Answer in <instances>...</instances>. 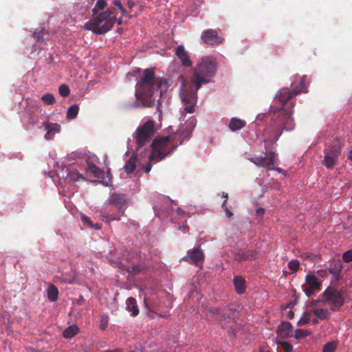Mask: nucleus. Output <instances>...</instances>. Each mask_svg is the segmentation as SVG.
<instances>
[{
    "label": "nucleus",
    "mask_w": 352,
    "mask_h": 352,
    "mask_svg": "<svg viewBox=\"0 0 352 352\" xmlns=\"http://www.w3.org/2000/svg\"><path fill=\"white\" fill-rule=\"evenodd\" d=\"M301 91L302 89L296 90L294 89L291 91L288 88H283L277 92L274 99L276 102L280 103V107H277L274 105L270 107V112L277 113L278 115L272 120L268 128L266 129L272 142L274 143L278 140L283 131H291L294 129L295 123L292 118L294 113L292 108L289 110H286L284 109V105L294 96L301 93ZM293 107L294 104H292V107Z\"/></svg>",
    "instance_id": "1"
},
{
    "label": "nucleus",
    "mask_w": 352,
    "mask_h": 352,
    "mask_svg": "<svg viewBox=\"0 0 352 352\" xmlns=\"http://www.w3.org/2000/svg\"><path fill=\"white\" fill-rule=\"evenodd\" d=\"M217 66V62L213 58L209 56L202 58L194 69L192 84H182L179 96L184 103V110L186 113L194 112V107L197 100V91L201 88L202 84L209 82L206 78H212L215 75Z\"/></svg>",
    "instance_id": "2"
},
{
    "label": "nucleus",
    "mask_w": 352,
    "mask_h": 352,
    "mask_svg": "<svg viewBox=\"0 0 352 352\" xmlns=\"http://www.w3.org/2000/svg\"><path fill=\"white\" fill-rule=\"evenodd\" d=\"M128 16L120 0H97L92 8V19L85 28L96 34H104L111 30L117 21L118 11Z\"/></svg>",
    "instance_id": "3"
},
{
    "label": "nucleus",
    "mask_w": 352,
    "mask_h": 352,
    "mask_svg": "<svg viewBox=\"0 0 352 352\" xmlns=\"http://www.w3.org/2000/svg\"><path fill=\"white\" fill-rule=\"evenodd\" d=\"M168 89L166 78L156 77L153 68L143 70L135 85L136 100L142 103L143 107H153L159 104L163 92Z\"/></svg>",
    "instance_id": "4"
},
{
    "label": "nucleus",
    "mask_w": 352,
    "mask_h": 352,
    "mask_svg": "<svg viewBox=\"0 0 352 352\" xmlns=\"http://www.w3.org/2000/svg\"><path fill=\"white\" fill-rule=\"evenodd\" d=\"M194 127L193 122H189L185 129H179L175 133L166 137L157 138L151 144L152 153L150 160L156 158L157 161L164 160L170 155L176 148L182 144L186 138L190 136Z\"/></svg>",
    "instance_id": "5"
},
{
    "label": "nucleus",
    "mask_w": 352,
    "mask_h": 352,
    "mask_svg": "<svg viewBox=\"0 0 352 352\" xmlns=\"http://www.w3.org/2000/svg\"><path fill=\"white\" fill-rule=\"evenodd\" d=\"M346 290L328 287L322 294V302L331 307V310L337 311L344 303Z\"/></svg>",
    "instance_id": "6"
},
{
    "label": "nucleus",
    "mask_w": 352,
    "mask_h": 352,
    "mask_svg": "<svg viewBox=\"0 0 352 352\" xmlns=\"http://www.w3.org/2000/svg\"><path fill=\"white\" fill-rule=\"evenodd\" d=\"M343 144L340 139H334L330 145L324 148L323 164L327 168L333 169L342 153Z\"/></svg>",
    "instance_id": "7"
},
{
    "label": "nucleus",
    "mask_w": 352,
    "mask_h": 352,
    "mask_svg": "<svg viewBox=\"0 0 352 352\" xmlns=\"http://www.w3.org/2000/svg\"><path fill=\"white\" fill-rule=\"evenodd\" d=\"M154 133L155 122L153 120H148L142 126L138 127L133 135L137 147L144 146L149 142Z\"/></svg>",
    "instance_id": "8"
},
{
    "label": "nucleus",
    "mask_w": 352,
    "mask_h": 352,
    "mask_svg": "<svg viewBox=\"0 0 352 352\" xmlns=\"http://www.w3.org/2000/svg\"><path fill=\"white\" fill-rule=\"evenodd\" d=\"M277 154L275 152L270 151L265 157H256L251 159V161L258 166L265 167L270 170H276L281 171L280 168H275L276 163V157Z\"/></svg>",
    "instance_id": "9"
},
{
    "label": "nucleus",
    "mask_w": 352,
    "mask_h": 352,
    "mask_svg": "<svg viewBox=\"0 0 352 352\" xmlns=\"http://www.w3.org/2000/svg\"><path fill=\"white\" fill-rule=\"evenodd\" d=\"M182 261L192 264L202 263L204 261V254L200 245L188 250L187 254L182 258Z\"/></svg>",
    "instance_id": "10"
},
{
    "label": "nucleus",
    "mask_w": 352,
    "mask_h": 352,
    "mask_svg": "<svg viewBox=\"0 0 352 352\" xmlns=\"http://www.w3.org/2000/svg\"><path fill=\"white\" fill-rule=\"evenodd\" d=\"M202 41L210 45H219L223 43V38L218 34L215 30L208 29L202 32L201 34Z\"/></svg>",
    "instance_id": "11"
},
{
    "label": "nucleus",
    "mask_w": 352,
    "mask_h": 352,
    "mask_svg": "<svg viewBox=\"0 0 352 352\" xmlns=\"http://www.w3.org/2000/svg\"><path fill=\"white\" fill-rule=\"evenodd\" d=\"M108 202L109 204L116 206L119 210H124V207L127 205L126 195L120 193H112L108 199Z\"/></svg>",
    "instance_id": "12"
},
{
    "label": "nucleus",
    "mask_w": 352,
    "mask_h": 352,
    "mask_svg": "<svg viewBox=\"0 0 352 352\" xmlns=\"http://www.w3.org/2000/svg\"><path fill=\"white\" fill-rule=\"evenodd\" d=\"M176 56L180 59L183 65L190 67L192 65V61L190 60L187 52L184 45H179L176 50Z\"/></svg>",
    "instance_id": "13"
},
{
    "label": "nucleus",
    "mask_w": 352,
    "mask_h": 352,
    "mask_svg": "<svg viewBox=\"0 0 352 352\" xmlns=\"http://www.w3.org/2000/svg\"><path fill=\"white\" fill-rule=\"evenodd\" d=\"M45 139L52 140L60 131V126L57 123L45 122Z\"/></svg>",
    "instance_id": "14"
},
{
    "label": "nucleus",
    "mask_w": 352,
    "mask_h": 352,
    "mask_svg": "<svg viewBox=\"0 0 352 352\" xmlns=\"http://www.w3.org/2000/svg\"><path fill=\"white\" fill-rule=\"evenodd\" d=\"M292 329V325L290 322H282L277 328L276 332L280 338L285 339L289 336Z\"/></svg>",
    "instance_id": "15"
},
{
    "label": "nucleus",
    "mask_w": 352,
    "mask_h": 352,
    "mask_svg": "<svg viewBox=\"0 0 352 352\" xmlns=\"http://www.w3.org/2000/svg\"><path fill=\"white\" fill-rule=\"evenodd\" d=\"M233 284L238 294H243L246 290V284L245 278L241 276H234L233 278Z\"/></svg>",
    "instance_id": "16"
},
{
    "label": "nucleus",
    "mask_w": 352,
    "mask_h": 352,
    "mask_svg": "<svg viewBox=\"0 0 352 352\" xmlns=\"http://www.w3.org/2000/svg\"><path fill=\"white\" fill-rule=\"evenodd\" d=\"M126 309L131 312V316L135 317L139 314V309L135 298L129 297L126 301Z\"/></svg>",
    "instance_id": "17"
},
{
    "label": "nucleus",
    "mask_w": 352,
    "mask_h": 352,
    "mask_svg": "<svg viewBox=\"0 0 352 352\" xmlns=\"http://www.w3.org/2000/svg\"><path fill=\"white\" fill-rule=\"evenodd\" d=\"M306 286L311 289H318L320 286L321 281L316 276L307 274L305 278Z\"/></svg>",
    "instance_id": "18"
},
{
    "label": "nucleus",
    "mask_w": 352,
    "mask_h": 352,
    "mask_svg": "<svg viewBox=\"0 0 352 352\" xmlns=\"http://www.w3.org/2000/svg\"><path fill=\"white\" fill-rule=\"evenodd\" d=\"M246 124V122L243 120L232 118L229 123V129L232 131H236L239 129H243Z\"/></svg>",
    "instance_id": "19"
},
{
    "label": "nucleus",
    "mask_w": 352,
    "mask_h": 352,
    "mask_svg": "<svg viewBox=\"0 0 352 352\" xmlns=\"http://www.w3.org/2000/svg\"><path fill=\"white\" fill-rule=\"evenodd\" d=\"M137 157L133 155L129 160H127L124 165V170L127 174L133 173L136 168Z\"/></svg>",
    "instance_id": "20"
},
{
    "label": "nucleus",
    "mask_w": 352,
    "mask_h": 352,
    "mask_svg": "<svg viewBox=\"0 0 352 352\" xmlns=\"http://www.w3.org/2000/svg\"><path fill=\"white\" fill-rule=\"evenodd\" d=\"M58 289L53 284H50L47 289V298L50 302H55L58 299Z\"/></svg>",
    "instance_id": "21"
},
{
    "label": "nucleus",
    "mask_w": 352,
    "mask_h": 352,
    "mask_svg": "<svg viewBox=\"0 0 352 352\" xmlns=\"http://www.w3.org/2000/svg\"><path fill=\"white\" fill-rule=\"evenodd\" d=\"M87 171L94 174L98 178H102L104 175L102 170L93 163H88Z\"/></svg>",
    "instance_id": "22"
},
{
    "label": "nucleus",
    "mask_w": 352,
    "mask_h": 352,
    "mask_svg": "<svg viewBox=\"0 0 352 352\" xmlns=\"http://www.w3.org/2000/svg\"><path fill=\"white\" fill-rule=\"evenodd\" d=\"M79 329L76 325H72L66 328L63 332V336L65 338H72L78 334Z\"/></svg>",
    "instance_id": "23"
},
{
    "label": "nucleus",
    "mask_w": 352,
    "mask_h": 352,
    "mask_svg": "<svg viewBox=\"0 0 352 352\" xmlns=\"http://www.w3.org/2000/svg\"><path fill=\"white\" fill-rule=\"evenodd\" d=\"M342 265H329V272L335 280H338L342 277Z\"/></svg>",
    "instance_id": "24"
},
{
    "label": "nucleus",
    "mask_w": 352,
    "mask_h": 352,
    "mask_svg": "<svg viewBox=\"0 0 352 352\" xmlns=\"http://www.w3.org/2000/svg\"><path fill=\"white\" fill-rule=\"evenodd\" d=\"M79 111V107L78 104H75L70 106L67 111V117L69 120H73L76 118Z\"/></svg>",
    "instance_id": "25"
},
{
    "label": "nucleus",
    "mask_w": 352,
    "mask_h": 352,
    "mask_svg": "<svg viewBox=\"0 0 352 352\" xmlns=\"http://www.w3.org/2000/svg\"><path fill=\"white\" fill-rule=\"evenodd\" d=\"M302 258L304 261L311 263H318L320 261V258L318 255L313 254L311 252H305L302 254Z\"/></svg>",
    "instance_id": "26"
},
{
    "label": "nucleus",
    "mask_w": 352,
    "mask_h": 352,
    "mask_svg": "<svg viewBox=\"0 0 352 352\" xmlns=\"http://www.w3.org/2000/svg\"><path fill=\"white\" fill-rule=\"evenodd\" d=\"M37 113H34L32 115H30V122L32 124H41L42 126L44 124V121L43 120L42 118H41V121H39L38 120V114L41 112V109L40 108H38L36 109Z\"/></svg>",
    "instance_id": "27"
},
{
    "label": "nucleus",
    "mask_w": 352,
    "mask_h": 352,
    "mask_svg": "<svg viewBox=\"0 0 352 352\" xmlns=\"http://www.w3.org/2000/svg\"><path fill=\"white\" fill-rule=\"evenodd\" d=\"M315 316L320 319L324 320L329 317L328 311L325 309H316L313 310Z\"/></svg>",
    "instance_id": "28"
},
{
    "label": "nucleus",
    "mask_w": 352,
    "mask_h": 352,
    "mask_svg": "<svg viewBox=\"0 0 352 352\" xmlns=\"http://www.w3.org/2000/svg\"><path fill=\"white\" fill-rule=\"evenodd\" d=\"M233 314H223L221 311V314H219V316H220V318L217 320L218 322V323L223 327L224 328V326H223V322H228L232 319H233Z\"/></svg>",
    "instance_id": "29"
},
{
    "label": "nucleus",
    "mask_w": 352,
    "mask_h": 352,
    "mask_svg": "<svg viewBox=\"0 0 352 352\" xmlns=\"http://www.w3.org/2000/svg\"><path fill=\"white\" fill-rule=\"evenodd\" d=\"M311 334V331L306 329H298L295 331V338L296 339H302Z\"/></svg>",
    "instance_id": "30"
},
{
    "label": "nucleus",
    "mask_w": 352,
    "mask_h": 352,
    "mask_svg": "<svg viewBox=\"0 0 352 352\" xmlns=\"http://www.w3.org/2000/svg\"><path fill=\"white\" fill-rule=\"evenodd\" d=\"M109 324V318L107 315H102L100 319V328L102 330H105Z\"/></svg>",
    "instance_id": "31"
},
{
    "label": "nucleus",
    "mask_w": 352,
    "mask_h": 352,
    "mask_svg": "<svg viewBox=\"0 0 352 352\" xmlns=\"http://www.w3.org/2000/svg\"><path fill=\"white\" fill-rule=\"evenodd\" d=\"M58 91L60 96L67 97L70 93V89L67 85L63 84L59 87Z\"/></svg>",
    "instance_id": "32"
},
{
    "label": "nucleus",
    "mask_w": 352,
    "mask_h": 352,
    "mask_svg": "<svg viewBox=\"0 0 352 352\" xmlns=\"http://www.w3.org/2000/svg\"><path fill=\"white\" fill-rule=\"evenodd\" d=\"M336 349V344L334 342H327L324 344L322 352H334Z\"/></svg>",
    "instance_id": "33"
},
{
    "label": "nucleus",
    "mask_w": 352,
    "mask_h": 352,
    "mask_svg": "<svg viewBox=\"0 0 352 352\" xmlns=\"http://www.w3.org/2000/svg\"><path fill=\"white\" fill-rule=\"evenodd\" d=\"M278 344L282 346V348L283 349L285 352H292L293 351V346L288 342H286V341L280 342Z\"/></svg>",
    "instance_id": "34"
},
{
    "label": "nucleus",
    "mask_w": 352,
    "mask_h": 352,
    "mask_svg": "<svg viewBox=\"0 0 352 352\" xmlns=\"http://www.w3.org/2000/svg\"><path fill=\"white\" fill-rule=\"evenodd\" d=\"M342 260L345 263H349L352 261V250H347L343 253Z\"/></svg>",
    "instance_id": "35"
},
{
    "label": "nucleus",
    "mask_w": 352,
    "mask_h": 352,
    "mask_svg": "<svg viewBox=\"0 0 352 352\" xmlns=\"http://www.w3.org/2000/svg\"><path fill=\"white\" fill-rule=\"evenodd\" d=\"M310 320L309 313L305 312L300 318V320L298 322V325H302L309 323Z\"/></svg>",
    "instance_id": "36"
},
{
    "label": "nucleus",
    "mask_w": 352,
    "mask_h": 352,
    "mask_svg": "<svg viewBox=\"0 0 352 352\" xmlns=\"http://www.w3.org/2000/svg\"><path fill=\"white\" fill-rule=\"evenodd\" d=\"M208 311L212 316H215L221 314V310L216 307H210L208 308Z\"/></svg>",
    "instance_id": "37"
},
{
    "label": "nucleus",
    "mask_w": 352,
    "mask_h": 352,
    "mask_svg": "<svg viewBox=\"0 0 352 352\" xmlns=\"http://www.w3.org/2000/svg\"><path fill=\"white\" fill-rule=\"evenodd\" d=\"M55 102L54 96L51 94H45V104H52Z\"/></svg>",
    "instance_id": "38"
},
{
    "label": "nucleus",
    "mask_w": 352,
    "mask_h": 352,
    "mask_svg": "<svg viewBox=\"0 0 352 352\" xmlns=\"http://www.w3.org/2000/svg\"><path fill=\"white\" fill-rule=\"evenodd\" d=\"M80 219H81L82 222H83L85 224L87 225L88 226L94 227V224L91 221V219L88 217L85 216V214H82L81 216Z\"/></svg>",
    "instance_id": "39"
},
{
    "label": "nucleus",
    "mask_w": 352,
    "mask_h": 352,
    "mask_svg": "<svg viewBox=\"0 0 352 352\" xmlns=\"http://www.w3.org/2000/svg\"><path fill=\"white\" fill-rule=\"evenodd\" d=\"M305 80H306V77L305 76L300 78V86L297 90L302 89L301 92L304 91V90L306 89Z\"/></svg>",
    "instance_id": "40"
},
{
    "label": "nucleus",
    "mask_w": 352,
    "mask_h": 352,
    "mask_svg": "<svg viewBox=\"0 0 352 352\" xmlns=\"http://www.w3.org/2000/svg\"><path fill=\"white\" fill-rule=\"evenodd\" d=\"M222 208L224 209V211L226 213V215L228 217L230 218L232 217L233 214L232 212L227 208L226 206V200H224V201L222 204Z\"/></svg>",
    "instance_id": "41"
},
{
    "label": "nucleus",
    "mask_w": 352,
    "mask_h": 352,
    "mask_svg": "<svg viewBox=\"0 0 352 352\" xmlns=\"http://www.w3.org/2000/svg\"><path fill=\"white\" fill-rule=\"evenodd\" d=\"M235 257L237 261H248L247 256L243 252H239Z\"/></svg>",
    "instance_id": "42"
},
{
    "label": "nucleus",
    "mask_w": 352,
    "mask_h": 352,
    "mask_svg": "<svg viewBox=\"0 0 352 352\" xmlns=\"http://www.w3.org/2000/svg\"><path fill=\"white\" fill-rule=\"evenodd\" d=\"M315 290H316V289H311V287H307V286H304V287H303V291H304V292H305V293L306 294V295H307V296H309V297H310V296L313 294V293H314V292Z\"/></svg>",
    "instance_id": "43"
},
{
    "label": "nucleus",
    "mask_w": 352,
    "mask_h": 352,
    "mask_svg": "<svg viewBox=\"0 0 352 352\" xmlns=\"http://www.w3.org/2000/svg\"><path fill=\"white\" fill-rule=\"evenodd\" d=\"M43 34V29L39 32L34 34V38L36 39V41L38 43L40 42V41L42 39Z\"/></svg>",
    "instance_id": "44"
},
{
    "label": "nucleus",
    "mask_w": 352,
    "mask_h": 352,
    "mask_svg": "<svg viewBox=\"0 0 352 352\" xmlns=\"http://www.w3.org/2000/svg\"><path fill=\"white\" fill-rule=\"evenodd\" d=\"M153 161L158 162L156 158L153 159V160H151L149 159V162L146 165L145 168H144V171L146 173H149L151 171V170L152 168V165H151V162H153Z\"/></svg>",
    "instance_id": "45"
},
{
    "label": "nucleus",
    "mask_w": 352,
    "mask_h": 352,
    "mask_svg": "<svg viewBox=\"0 0 352 352\" xmlns=\"http://www.w3.org/2000/svg\"><path fill=\"white\" fill-rule=\"evenodd\" d=\"M107 219L110 220V221H114V220H120V216L118 215V214H109V215H107Z\"/></svg>",
    "instance_id": "46"
},
{
    "label": "nucleus",
    "mask_w": 352,
    "mask_h": 352,
    "mask_svg": "<svg viewBox=\"0 0 352 352\" xmlns=\"http://www.w3.org/2000/svg\"><path fill=\"white\" fill-rule=\"evenodd\" d=\"M300 265H288V268L292 271V272H296L299 270Z\"/></svg>",
    "instance_id": "47"
},
{
    "label": "nucleus",
    "mask_w": 352,
    "mask_h": 352,
    "mask_svg": "<svg viewBox=\"0 0 352 352\" xmlns=\"http://www.w3.org/2000/svg\"><path fill=\"white\" fill-rule=\"evenodd\" d=\"M265 210L262 208H259L256 210V215L258 217H262L264 214Z\"/></svg>",
    "instance_id": "48"
},
{
    "label": "nucleus",
    "mask_w": 352,
    "mask_h": 352,
    "mask_svg": "<svg viewBox=\"0 0 352 352\" xmlns=\"http://www.w3.org/2000/svg\"><path fill=\"white\" fill-rule=\"evenodd\" d=\"M140 267H141V265H131L132 272L134 273H137L138 272L141 270Z\"/></svg>",
    "instance_id": "49"
},
{
    "label": "nucleus",
    "mask_w": 352,
    "mask_h": 352,
    "mask_svg": "<svg viewBox=\"0 0 352 352\" xmlns=\"http://www.w3.org/2000/svg\"><path fill=\"white\" fill-rule=\"evenodd\" d=\"M294 311H292V310L289 311V313H288V318H289V319H292V318H294Z\"/></svg>",
    "instance_id": "50"
},
{
    "label": "nucleus",
    "mask_w": 352,
    "mask_h": 352,
    "mask_svg": "<svg viewBox=\"0 0 352 352\" xmlns=\"http://www.w3.org/2000/svg\"><path fill=\"white\" fill-rule=\"evenodd\" d=\"M135 6V3L133 1H128L127 2V6L129 8H133V6Z\"/></svg>",
    "instance_id": "51"
},
{
    "label": "nucleus",
    "mask_w": 352,
    "mask_h": 352,
    "mask_svg": "<svg viewBox=\"0 0 352 352\" xmlns=\"http://www.w3.org/2000/svg\"><path fill=\"white\" fill-rule=\"evenodd\" d=\"M288 264H289V265H292V264H300V262H299L298 260H294V259H293V260H291V261L288 263Z\"/></svg>",
    "instance_id": "52"
},
{
    "label": "nucleus",
    "mask_w": 352,
    "mask_h": 352,
    "mask_svg": "<svg viewBox=\"0 0 352 352\" xmlns=\"http://www.w3.org/2000/svg\"><path fill=\"white\" fill-rule=\"evenodd\" d=\"M116 22H117L118 25L122 24V17H119L118 19L117 18V21Z\"/></svg>",
    "instance_id": "53"
},
{
    "label": "nucleus",
    "mask_w": 352,
    "mask_h": 352,
    "mask_svg": "<svg viewBox=\"0 0 352 352\" xmlns=\"http://www.w3.org/2000/svg\"><path fill=\"white\" fill-rule=\"evenodd\" d=\"M94 228H95L96 230H100L101 228V226L98 223H96V224H94Z\"/></svg>",
    "instance_id": "54"
},
{
    "label": "nucleus",
    "mask_w": 352,
    "mask_h": 352,
    "mask_svg": "<svg viewBox=\"0 0 352 352\" xmlns=\"http://www.w3.org/2000/svg\"><path fill=\"white\" fill-rule=\"evenodd\" d=\"M222 197H223V198H225V200H226V201H227V200H228V195L226 192H222Z\"/></svg>",
    "instance_id": "55"
},
{
    "label": "nucleus",
    "mask_w": 352,
    "mask_h": 352,
    "mask_svg": "<svg viewBox=\"0 0 352 352\" xmlns=\"http://www.w3.org/2000/svg\"><path fill=\"white\" fill-rule=\"evenodd\" d=\"M103 352H121V350L120 349L107 350Z\"/></svg>",
    "instance_id": "56"
},
{
    "label": "nucleus",
    "mask_w": 352,
    "mask_h": 352,
    "mask_svg": "<svg viewBox=\"0 0 352 352\" xmlns=\"http://www.w3.org/2000/svg\"><path fill=\"white\" fill-rule=\"evenodd\" d=\"M312 323H313L314 324H318V318H317V317H316V318H314V319L312 320Z\"/></svg>",
    "instance_id": "57"
},
{
    "label": "nucleus",
    "mask_w": 352,
    "mask_h": 352,
    "mask_svg": "<svg viewBox=\"0 0 352 352\" xmlns=\"http://www.w3.org/2000/svg\"><path fill=\"white\" fill-rule=\"evenodd\" d=\"M41 100L44 101V95L41 97Z\"/></svg>",
    "instance_id": "58"
},
{
    "label": "nucleus",
    "mask_w": 352,
    "mask_h": 352,
    "mask_svg": "<svg viewBox=\"0 0 352 352\" xmlns=\"http://www.w3.org/2000/svg\"><path fill=\"white\" fill-rule=\"evenodd\" d=\"M137 72H141V69H138Z\"/></svg>",
    "instance_id": "59"
}]
</instances>
